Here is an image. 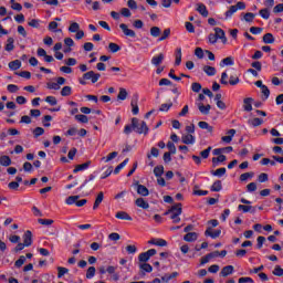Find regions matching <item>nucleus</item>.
Wrapping results in <instances>:
<instances>
[{
	"label": "nucleus",
	"instance_id": "nucleus-1",
	"mask_svg": "<svg viewBox=\"0 0 283 283\" xmlns=\"http://www.w3.org/2000/svg\"><path fill=\"white\" fill-rule=\"evenodd\" d=\"M164 216H170V220H172L174 224H178V222H180V216H182V203H176L166 211Z\"/></svg>",
	"mask_w": 283,
	"mask_h": 283
},
{
	"label": "nucleus",
	"instance_id": "nucleus-2",
	"mask_svg": "<svg viewBox=\"0 0 283 283\" xmlns=\"http://www.w3.org/2000/svg\"><path fill=\"white\" fill-rule=\"evenodd\" d=\"M132 127L133 132H136V134H144V136H147V134H149V127L147 126V123L140 122L136 117L132 118Z\"/></svg>",
	"mask_w": 283,
	"mask_h": 283
},
{
	"label": "nucleus",
	"instance_id": "nucleus-3",
	"mask_svg": "<svg viewBox=\"0 0 283 283\" xmlns=\"http://www.w3.org/2000/svg\"><path fill=\"white\" fill-rule=\"evenodd\" d=\"M238 10H247V3L238 2L235 6H231L230 9L226 12V19L233 17Z\"/></svg>",
	"mask_w": 283,
	"mask_h": 283
},
{
	"label": "nucleus",
	"instance_id": "nucleus-4",
	"mask_svg": "<svg viewBox=\"0 0 283 283\" xmlns=\"http://www.w3.org/2000/svg\"><path fill=\"white\" fill-rule=\"evenodd\" d=\"M78 196H70L66 199V205H76V207H85L87 205V199L78 200Z\"/></svg>",
	"mask_w": 283,
	"mask_h": 283
},
{
	"label": "nucleus",
	"instance_id": "nucleus-5",
	"mask_svg": "<svg viewBox=\"0 0 283 283\" xmlns=\"http://www.w3.org/2000/svg\"><path fill=\"white\" fill-rule=\"evenodd\" d=\"M157 251L156 249H150L146 252H143L138 255V260L139 262H149L150 258H154V255H156Z\"/></svg>",
	"mask_w": 283,
	"mask_h": 283
},
{
	"label": "nucleus",
	"instance_id": "nucleus-6",
	"mask_svg": "<svg viewBox=\"0 0 283 283\" xmlns=\"http://www.w3.org/2000/svg\"><path fill=\"white\" fill-rule=\"evenodd\" d=\"M84 81H92V83H98V78H101V73H95L94 71H88L83 74Z\"/></svg>",
	"mask_w": 283,
	"mask_h": 283
},
{
	"label": "nucleus",
	"instance_id": "nucleus-7",
	"mask_svg": "<svg viewBox=\"0 0 283 283\" xmlns=\"http://www.w3.org/2000/svg\"><path fill=\"white\" fill-rule=\"evenodd\" d=\"M119 28L125 36H129L130 39H136V31L129 29L127 24L122 23L119 24Z\"/></svg>",
	"mask_w": 283,
	"mask_h": 283
},
{
	"label": "nucleus",
	"instance_id": "nucleus-8",
	"mask_svg": "<svg viewBox=\"0 0 283 283\" xmlns=\"http://www.w3.org/2000/svg\"><path fill=\"white\" fill-rule=\"evenodd\" d=\"M221 233H222V230L213 231L211 227L207 228V230L205 231V235L207 238H212V240H216V238H220Z\"/></svg>",
	"mask_w": 283,
	"mask_h": 283
},
{
	"label": "nucleus",
	"instance_id": "nucleus-9",
	"mask_svg": "<svg viewBox=\"0 0 283 283\" xmlns=\"http://www.w3.org/2000/svg\"><path fill=\"white\" fill-rule=\"evenodd\" d=\"M233 271H235V268H233V265H227L222 268L220 275L221 277H229V275H233Z\"/></svg>",
	"mask_w": 283,
	"mask_h": 283
},
{
	"label": "nucleus",
	"instance_id": "nucleus-10",
	"mask_svg": "<svg viewBox=\"0 0 283 283\" xmlns=\"http://www.w3.org/2000/svg\"><path fill=\"white\" fill-rule=\"evenodd\" d=\"M22 238H23L24 245L32 247V231L27 230Z\"/></svg>",
	"mask_w": 283,
	"mask_h": 283
},
{
	"label": "nucleus",
	"instance_id": "nucleus-11",
	"mask_svg": "<svg viewBox=\"0 0 283 283\" xmlns=\"http://www.w3.org/2000/svg\"><path fill=\"white\" fill-rule=\"evenodd\" d=\"M214 36L220 39L222 43H227V35L224 34V30L221 28H214Z\"/></svg>",
	"mask_w": 283,
	"mask_h": 283
},
{
	"label": "nucleus",
	"instance_id": "nucleus-12",
	"mask_svg": "<svg viewBox=\"0 0 283 283\" xmlns=\"http://www.w3.org/2000/svg\"><path fill=\"white\" fill-rule=\"evenodd\" d=\"M136 187H137L138 196H143V197L149 196V189L147 187H145L144 185H140L137 182Z\"/></svg>",
	"mask_w": 283,
	"mask_h": 283
},
{
	"label": "nucleus",
	"instance_id": "nucleus-13",
	"mask_svg": "<svg viewBox=\"0 0 283 283\" xmlns=\"http://www.w3.org/2000/svg\"><path fill=\"white\" fill-rule=\"evenodd\" d=\"M238 211H243V213H255V207L247 206V205H239Z\"/></svg>",
	"mask_w": 283,
	"mask_h": 283
},
{
	"label": "nucleus",
	"instance_id": "nucleus-14",
	"mask_svg": "<svg viewBox=\"0 0 283 283\" xmlns=\"http://www.w3.org/2000/svg\"><path fill=\"white\" fill-rule=\"evenodd\" d=\"M253 97H248L243 99V109L244 112H252L253 111Z\"/></svg>",
	"mask_w": 283,
	"mask_h": 283
},
{
	"label": "nucleus",
	"instance_id": "nucleus-15",
	"mask_svg": "<svg viewBox=\"0 0 283 283\" xmlns=\"http://www.w3.org/2000/svg\"><path fill=\"white\" fill-rule=\"evenodd\" d=\"M181 143H184V145H193V143H196V137L191 134L184 135L181 137Z\"/></svg>",
	"mask_w": 283,
	"mask_h": 283
},
{
	"label": "nucleus",
	"instance_id": "nucleus-16",
	"mask_svg": "<svg viewBox=\"0 0 283 283\" xmlns=\"http://www.w3.org/2000/svg\"><path fill=\"white\" fill-rule=\"evenodd\" d=\"M227 134H228L227 136L221 137V140L223 143L229 144L231 143V140H233V136H235V129H229Z\"/></svg>",
	"mask_w": 283,
	"mask_h": 283
},
{
	"label": "nucleus",
	"instance_id": "nucleus-17",
	"mask_svg": "<svg viewBox=\"0 0 283 283\" xmlns=\"http://www.w3.org/2000/svg\"><path fill=\"white\" fill-rule=\"evenodd\" d=\"M91 165H92V161L90 160L82 165H77L73 170V174H78V171H85V169H88Z\"/></svg>",
	"mask_w": 283,
	"mask_h": 283
},
{
	"label": "nucleus",
	"instance_id": "nucleus-18",
	"mask_svg": "<svg viewBox=\"0 0 283 283\" xmlns=\"http://www.w3.org/2000/svg\"><path fill=\"white\" fill-rule=\"evenodd\" d=\"M104 198H105V195L103 193V191L98 192V195L95 199V202L93 205L94 211H96V209H98V207H101V202H103Z\"/></svg>",
	"mask_w": 283,
	"mask_h": 283
},
{
	"label": "nucleus",
	"instance_id": "nucleus-19",
	"mask_svg": "<svg viewBox=\"0 0 283 283\" xmlns=\"http://www.w3.org/2000/svg\"><path fill=\"white\" fill-rule=\"evenodd\" d=\"M148 244H154L155 247H167V241L165 239H151Z\"/></svg>",
	"mask_w": 283,
	"mask_h": 283
},
{
	"label": "nucleus",
	"instance_id": "nucleus-20",
	"mask_svg": "<svg viewBox=\"0 0 283 283\" xmlns=\"http://www.w3.org/2000/svg\"><path fill=\"white\" fill-rule=\"evenodd\" d=\"M115 218H117V220H128V221L133 220L132 216H129V213H127L125 211H118L115 214Z\"/></svg>",
	"mask_w": 283,
	"mask_h": 283
},
{
	"label": "nucleus",
	"instance_id": "nucleus-21",
	"mask_svg": "<svg viewBox=\"0 0 283 283\" xmlns=\"http://www.w3.org/2000/svg\"><path fill=\"white\" fill-rule=\"evenodd\" d=\"M241 17H243L241 18V21H245L247 23H253V20L255 19V13H242Z\"/></svg>",
	"mask_w": 283,
	"mask_h": 283
},
{
	"label": "nucleus",
	"instance_id": "nucleus-22",
	"mask_svg": "<svg viewBox=\"0 0 283 283\" xmlns=\"http://www.w3.org/2000/svg\"><path fill=\"white\" fill-rule=\"evenodd\" d=\"M135 205L139 207V209H149V202L145 201L143 198H137Z\"/></svg>",
	"mask_w": 283,
	"mask_h": 283
},
{
	"label": "nucleus",
	"instance_id": "nucleus-23",
	"mask_svg": "<svg viewBox=\"0 0 283 283\" xmlns=\"http://www.w3.org/2000/svg\"><path fill=\"white\" fill-rule=\"evenodd\" d=\"M185 242H196L198 240V233L196 232H188L184 237Z\"/></svg>",
	"mask_w": 283,
	"mask_h": 283
},
{
	"label": "nucleus",
	"instance_id": "nucleus-24",
	"mask_svg": "<svg viewBox=\"0 0 283 283\" xmlns=\"http://www.w3.org/2000/svg\"><path fill=\"white\" fill-rule=\"evenodd\" d=\"M197 12H199L201 17H209V10H207V6H205L203 3L198 4Z\"/></svg>",
	"mask_w": 283,
	"mask_h": 283
},
{
	"label": "nucleus",
	"instance_id": "nucleus-25",
	"mask_svg": "<svg viewBox=\"0 0 283 283\" xmlns=\"http://www.w3.org/2000/svg\"><path fill=\"white\" fill-rule=\"evenodd\" d=\"M163 61H165V54L160 53L157 56H154L151 59V64L156 65V67H158V65H160V63H163Z\"/></svg>",
	"mask_w": 283,
	"mask_h": 283
},
{
	"label": "nucleus",
	"instance_id": "nucleus-26",
	"mask_svg": "<svg viewBox=\"0 0 283 283\" xmlns=\"http://www.w3.org/2000/svg\"><path fill=\"white\" fill-rule=\"evenodd\" d=\"M198 109H199V112H201L205 116H208L209 112H211V105L208 104V105L205 106V104L200 103V104L198 105Z\"/></svg>",
	"mask_w": 283,
	"mask_h": 283
},
{
	"label": "nucleus",
	"instance_id": "nucleus-27",
	"mask_svg": "<svg viewBox=\"0 0 283 283\" xmlns=\"http://www.w3.org/2000/svg\"><path fill=\"white\" fill-rule=\"evenodd\" d=\"M0 165L2 167H10L12 165V159H10V156H1L0 157Z\"/></svg>",
	"mask_w": 283,
	"mask_h": 283
},
{
	"label": "nucleus",
	"instance_id": "nucleus-28",
	"mask_svg": "<svg viewBox=\"0 0 283 283\" xmlns=\"http://www.w3.org/2000/svg\"><path fill=\"white\" fill-rule=\"evenodd\" d=\"M198 126L200 127V129H207V132H209V134H213V126L209 125V123L199 122Z\"/></svg>",
	"mask_w": 283,
	"mask_h": 283
},
{
	"label": "nucleus",
	"instance_id": "nucleus-29",
	"mask_svg": "<svg viewBox=\"0 0 283 283\" xmlns=\"http://www.w3.org/2000/svg\"><path fill=\"white\" fill-rule=\"evenodd\" d=\"M4 50L6 52H12L14 50V38H8Z\"/></svg>",
	"mask_w": 283,
	"mask_h": 283
},
{
	"label": "nucleus",
	"instance_id": "nucleus-30",
	"mask_svg": "<svg viewBox=\"0 0 283 283\" xmlns=\"http://www.w3.org/2000/svg\"><path fill=\"white\" fill-rule=\"evenodd\" d=\"M203 72H205V74H207V76H216L217 71H216V67H213V66L205 65Z\"/></svg>",
	"mask_w": 283,
	"mask_h": 283
},
{
	"label": "nucleus",
	"instance_id": "nucleus-31",
	"mask_svg": "<svg viewBox=\"0 0 283 283\" xmlns=\"http://www.w3.org/2000/svg\"><path fill=\"white\" fill-rule=\"evenodd\" d=\"M249 125H251L252 127H260V125H262L264 123V120L260 117H255L253 119L248 120Z\"/></svg>",
	"mask_w": 283,
	"mask_h": 283
},
{
	"label": "nucleus",
	"instance_id": "nucleus-32",
	"mask_svg": "<svg viewBox=\"0 0 283 283\" xmlns=\"http://www.w3.org/2000/svg\"><path fill=\"white\" fill-rule=\"evenodd\" d=\"M210 191H214V192H218V191H222V181L220 180H216L211 188H210Z\"/></svg>",
	"mask_w": 283,
	"mask_h": 283
},
{
	"label": "nucleus",
	"instance_id": "nucleus-33",
	"mask_svg": "<svg viewBox=\"0 0 283 283\" xmlns=\"http://www.w3.org/2000/svg\"><path fill=\"white\" fill-rule=\"evenodd\" d=\"M180 63H182V49L178 48L176 50L175 65H180Z\"/></svg>",
	"mask_w": 283,
	"mask_h": 283
},
{
	"label": "nucleus",
	"instance_id": "nucleus-34",
	"mask_svg": "<svg viewBox=\"0 0 283 283\" xmlns=\"http://www.w3.org/2000/svg\"><path fill=\"white\" fill-rule=\"evenodd\" d=\"M174 277H178V272H172L171 274H165L164 276H161V281H164L165 283H169L170 280H174Z\"/></svg>",
	"mask_w": 283,
	"mask_h": 283
},
{
	"label": "nucleus",
	"instance_id": "nucleus-35",
	"mask_svg": "<svg viewBox=\"0 0 283 283\" xmlns=\"http://www.w3.org/2000/svg\"><path fill=\"white\" fill-rule=\"evenodd\" d=\"M154 174H155L156 178L163 177V175L165 174V167L164 166H156L154 168Z\"/></svg>",
	"mask_w": 283,
	"mask_h": 283
},
{
	"label": "nucleus",
	"instance_id": "nucleus-36",
	"mask_svg": "<svg viewBox=\"0 0 283 283\" xmlns=\"http://www.w3.org/2000/svg\"><path fill=\"white\" fill-rule=\"evenodd\" d=\"M227 174V168H219L217 170H211L212 176H217L218 178H222Z\"/></svg>",
	"mask_w": 283,
	"mask_h": 283
},
{
	"label": "nucleus",
	"instance_id": "nucleus-37",
	"mask_svg": "<svg viewBox=\"0 0 283 283\" xmlns=\"http://www.w3.org/2000/svg\"><path fill=\"white\" fill-rule=\"evenodd\" d=\"M263 43H275V38L271 33H266L263 35Z\"/></svg>",
	"mask_w": 283,
	"mask_h": 283
},
{
	"label": "nucleus",
	"instance_id": "nucleus-38",
	"mask_svg": "<svg viewBox=\"0 0 283 283\" xmlns=\"http://www.w3.org/2000/svg\"><path fill=\"white\" fill-rule=\"evenodd\" d=\"M127 163H129V158H126L123 163H120L119 165L116 166V168L114 169V174H120V169H123L124 167L127 166Z\"/></svg>",
	"mask_w": 283,
	"mask_h": 283
},
{
	"label": "nucleus",
	"instance_id": "nucleus-39",
	"mask_svg": "<svg viewBox=\"0 0 283 283\" xmlns=\"http://www.w3.org/2000/svg\"><path fill=\"white\" fill-rule=\"evenodd\" d=\"M108 50H109L111 52H113V54H116V52H120V45H118V44H116V43H114V42H111V43L108 44Z\"/></svg>",
	"mask_w": 283,
	"mask_h": 283
},
{
	"label": "nucleus",
	"instance_id": "nucleus-40",
	"mask_svg": "<svg viewBox=\"0 0 283 283\" xmlns=\"http://www.w3.org/2000/svg\"><path fill=\"white\" fill-rule=\"evenodd\" d=\"M151 156H154V158H158V156H160V150H158L156 147H153L150 153L147 154V158L150 159Z\"/></svg>",
	"mask_w": 283,
	"mask_h": 283
},
{
	"label": "nucleus",
	"instance_id": "nucleus-41",
	"mask_svg": "<svg viewBox=\"0 0 283 283\" xmlns=\"http://www.w3.org/2000/svg\"><path fill=\"white\" fill-rule=\"evenodd\" d=\"M9 67L10 70L17 71L21 67V62L19 60L11 61Z\"/></svg>",
	"mask_w": 283,
	"mask_h": 283
},
{
	"label": "nucleus",
	"instance_id": "nucleus-42",
	"mask_svg": "<svg viewBox=\"0 0 283 283\" xmlns=\"http://www.w3.org/2000/svg\"><path fill=\"white\" fill-rule=\"evenodd\" d=\"M261 92L263 94V101H266L269 98V96H271V91L269 90L268 85H264L261 87Z\"/></svg>",
	"mask_w": 283,
	"mask_h": 283
},
{
	"label": "nucleus",
	"instance_id": "nucleus-43",
	"mask_svg": "<svg viewBox=\"0 0 283 283\" xmlns=\"http://www.w3.org/2000/svg\"><path fill=\"white\" fill-rule=\"evenodd\" d=\"M253 176H255L254 172H244V174L240 175V181L241 182H247V180L249 178H253Z\"/></svg>",
	"mask_w": 283,
	"mask_h": 283
},
{
	"label": "nucleus",
	"instance_id": "nucleus-44",
	"mask_svg": "<svg viewBox=\"0 0 283 283\" xmlns=\"http://www.w3.org/2000/svg\"><path fill=\"white\" fill-rule=\"evenodd\" d=\"M45 134V129L43 127H35L33 129L34 138H39V136H43Z\"/></svg>",
	"mask_w": 283,
	"mask_h": 283
},
{
	"label": "nucleus",
	"instance_id": "nucleus-45",
	"mask_svg": "<svg viewBox=\"0 0 283 283\" xmlns=\"http://www.w3.org/2000/svg\"><path fill=\"white\" fill-rule=\"evenodd\" d=\"M94 275H96V268L94 266H90L86 271V277L87 280H92V277H94Z\"/></svg>",
	"mask_w": 283,
	"mask_h": 283
},
{
	"label": "nucleus",
	"instance_id": "nucleus-46",
	"mask_svg": "<svg viewBox=\"0 0 283 283\" xmlns=\"http://www.w3.org/2000/svg\"><path fill=\"white\" fill-rule=\"evenodd\" d=\"M12 10H17V12H21L23 10V6L21 3L15 2L14 0H10Z\"/></svg>",
	"mask_w": 283,
	"mask_h": 283
},
{
	"label": "nucleus",
	"instance_id": "nucleus-47",
	"mask_svg": "<svg viewBox=\"0 0 283 283\" xmlns=\"http://www.w3.org/2000/svg\"><path fill=\"white\" fill-rule=\"evenodd\" d=\"M224 65H233V57L228 56V57L223 59L220 62V67H224Z\"/></svg>",
	"mask_w": 283,
	"mask_h": 283
},
{
	"label": "nucleus",
	"instance_id": "nucleus-48",
	"mask_svg": "<svg viewBox=\"0 0 283 283\" xmlns=\"http://www.w3.org/2000/svg\"><path fill=\"white\" fill-rule=\"evenodd\" d=\"M81 30V25L78 24V22H73L71 23V25L69 27V32H78Z\"/></svg>",
	"mask_w": 283,
	"mask_h": 283
},
{
	"label": "nucleus",
	"instance_id": "nucleus-49",
	"mask_svg": "<svg viewBox=\"0 0 283 283\" xmlns=\"http://www.w3.org/2000/svg\"><path fill=\"white\" fill-rule=\"evenodd\" d=\"M171 36V29H165L163 35L158 39V41H167V38Z\"/></svg>",
	"mask_w": 283,
	"mask_h": 283
},
{
	"label": "nucleus",
	"instance_id": "nucleus-50",
	"mask_svg": "<svg viewBox=\"0 0 283 283\" xmlns=\"http://www.w3.org/2000/svg\"><path fill=\"white\" fill-rule=\"evenodd\" d=\"M191 90L192 92H195L196 94L200 93V91L202 90V84L198 83V82H193L191 84Z\"/></svg>",
	"mask_w": 283,
	"mask_h": 283
},
{
	"label": "nucleus",
	"instance_id": "nucleus-51",
	"mask_svg": "<svg viewBox=\"0 0 283 283\" xmlns=\"http://www.w3.org/2000/svg\"><path fill=\"white\" fill-rule=\"evenodd\" d=\"M61 96H72V86H64L61 91Z\"/></svg>",
	"mask_w": 283,
	"mask_h": 283
},
{
	"label": "nucleus",
	"instance_id": "nucleus-52",
	"mask_svg": "<svg viewBox=\"0 0 283 283\" xmlns=\"http://www.w3.org/2000/svg\"><path fill=\"white\" fill-rule=\"evenodd\" d=\"M25 264V256L21 255L14 263L17 269H21Z\"/></svg>",
	"mask_w": 283,
	"mask_h": 283
},
{
	"label": "nucleus",
	"instance_id": "nucleus-53",
	"mask_svg": "<svg viewBox=\"0 0 283 283\" xmlns=\"http://www.w3.org/2000/svg\"><path fill=\"white\" fill-rule=\"evenodd\" d=\"M39 224L44 227H50V224H54V220L52 219H38Z\"/></svg>",
	"mask_w": 283,
	"mask_h": 283
},
{
	"label": "nucleus",
	"instance_id": "nucleus-54",
	"mask_svg": "<svg viewBox=\"0 0 283 283\" xmlns=\"http://www.w3.org/2000/svg\"><path fill=\"white\" fill-rule=\"evenodd\" d=\"M118 101H125L127 98V90L119 88V93L117 95Z\"/></svg>",
	"mask_w": 283,
	"mask_h": 283
},
{
	"label": "nucleus",
	"instance_id": "nucleus-55",
	"mask_svg": "<svg viewBox=\"0 0 283 283\" xmlns=\"http://www.w3.org/2000/svg\"><path fill=\"white\" fill-rule=\"evenodd\" d=\"M273 275H276V277H282L283 276V269L280 265H275L273 270Z\"/></svg>",
	"mask_w": 283,
	"mask_h": 283
},
{
	"label": "nucleus",
	"instance_id": "nucleus-56",
	"mask_svg": "<svg viewBox=\"0 0 283 283\" xmlns=\"http://www.w3.org/2000/svg\"><path fill=\"white\" fill-rule=\"evenodd\" d=\"M75 119L78 120V123H90V118H87V115H83V114H80V115H75Z\"/></svg>",
	"mask_w": 283,
	"mask_h": 283
},
{
	"label": "nucleus",
	"instance_id": "nucleus-57",
	"mask_svg": "<svg viewBox=\"0 0 283 283\" xmlns=\"http://www.w3.org/2000/svg\"><path fill=\"white\" fill-rule=\"evenodd\" d=\"M116 156H118V151H113V153L108 154L107 157H103L102 160H105V163H109L111 160H114V158H116Z\"/></svg>",
	"mask_w": 283,
	"mask_h": 283
},
{
	"label": "nucleus",
	"instance_id": "nucleus-58",
	"mask_svg": "<svg viewBox=\"0 0 283 283\" xmlns=\"http://www.w3.org/2000/svg\"><path fill=\"white\" fill-rule=\"evenodd\" d=\"M46 87L48 90H55V91L61 90V86L59 85L57 82H49L46 83Z\"/></svg>",
	"mask_w": 283,
	"mask_h": 283
},
{
	"label": "nucleus",
	"instance_id": "nucleus-59",
	"mask_svg": "<svg viewBox=\"0 0 283 283\" xmlns=\"http://www.w3.org/2000/svg\"><path fill=\"white\" fill-rule=\"evenodd\" d=\"M150 34L155 38L158 39L160 36V29L158 27H153L150 28Z\"/></svg>",
	"mask_w": 283,
	"mask_h": 283
},
{
	"label": "nucleus",
	"instance_id": "nucleus-60",
	"mask_svg": "<svg viewBox=\"0 0 283 283\" xmlns=\"http://www.w3.org/2000/svg\"><path fill=\"white\" fill-rule=\"evenodd\" d=\"M228 83L229 85H238V83H240V77L238 75H231Z\"/></svg>",
	"mask_w": 283,
	"mask_h": 283
},
{
	"label": "nucleus",
	"instance_id": "nucleus-61",
	"mask_svg": "<svg viewBox=\"0 0 283 283\" xmlns=\"http://www.w3.org/2000/svg\"><path fill=\"white\" fill-rule=\"evenodd\" d=\"M259 14L262 17V19H269V17H271V12L269 11V9H261L259 11Z\"/></svg>",
	"mask_w": 283,
	"mask_h": 283
},
{
	"label": "nucleus",
	"instance_id": "nucleus-62",
	"mask_svg": "<svg viewBox=\"0 0 283 283\" xmlns=\"http://www.w3.org/2000/svg\"><path fill=\"white\" fill-rule=\"evenodd\" d=\"M171 107H174V103L161 104L159 107V112H169V109H171Z\"/></svg>",
	"mask_w": 283,
	"mask_h": 283
},
{
	"label": "nucleus",
	"instance_id": "nucleus-63",
	"mask_svg": "<svg viewBox=\"0 0 283 283\" xmlns=\"http://www.w3.org/2000/svg\"><path fill=\"white\" fill-rule=\"evenodd\" d=\"M45 103H49V105L54 106V105H56L59 102L56 101V97H54V96H46V97H45Z\"/></svg>",
	"mask_w": 283,
	"mask_h": 283
},
{
	"label": "nucleus",
	"instance_id": "nucleus-64",
	"mask_svg": "<svg viewBox=\"0 0 283 283\" xmlns=\"http://www.w3.org/2000/svg\"><path fill=\"white\" fill-rule=\"evenodd\" d=\"M274 14H280V12H283V3H279L273 8Z\"/></svg>",
	"mask_w": 283,
	"mask_h": 283
}]
</instances>
